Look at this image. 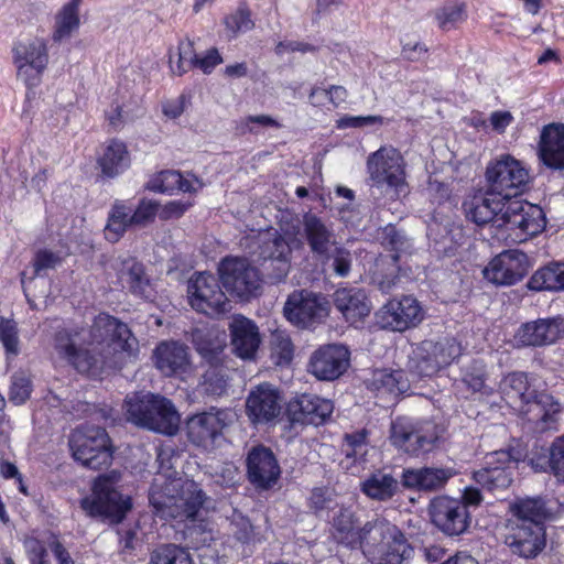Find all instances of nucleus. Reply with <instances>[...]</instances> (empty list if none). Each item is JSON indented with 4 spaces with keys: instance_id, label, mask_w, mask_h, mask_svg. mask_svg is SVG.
Segmentation results:
<instances>
[{
    "instance_id": "1",
    "label": "nucleus",
    "mask_w": 564,
    "mask_h": 564,
    "mask_svg": "<svg viewBox=\"0 0 564 564\" xmlns=\"http://www.w3.org/2000/svg\"><path fill=\"white\" fill-rule=\"evenodd\" d=\"M88 333L89 339L83 338L79 345L76 341L80 336L78 329H63L54 337V349L57 356L82 375L94 376L99 372L101 361L99 346L115 345L124 351L131 348L129 340L132 333L128 325L107 313H100L94 318Z\"/></svg>"
},
{
    "instance_id": "2",
    "label": "nucleus",
    "mask_w": 564,
    "mask_h": 564,
    "mask_svg": "<svg viewBox=\"0 0 564 564\" xmlns=\"http://www.w3.org/2000/svg\"><path fill=\"white\" fill-rule=\"evenodd\" d=\"M499 390L506 403L535 424L540 431L556 429L562 404L546 391L531 388L524 372H510L502 378Z\"/></svg>"
},
{
    "instance_id": "3",
    "label": "nucleus",
    "mask_w": 564,
    "mask_h": 564,
    "mask_svg": "<svg viewBox=\"0 0 564 564\" xmlns=\"http://www.w3.org/2000/svg\"><path fill=\"white\" fill-rule=\"evenodd\" d=\"M129 422L139 427L173 436L180 429V414L173 402L160 394L135 392L124 399Z\"/></svg>"
},
{
    "instance_id": "4",
    "label": "nucleus",
    "mask_w": 564,
    "mask_h": 564,
    "mask_svg": "<svg viewBox=\"0 0 564 564\" xmlns=\"http://www.w3.org/2000/svg\"><path fill=\"white\" fill-rule=\"evenodd\" d=\"M447 437V426L435 420L399 417L390 427L392 445L412 456L438 449Z\"/></svg>"
},
{
    "instance_id": "5",
    "label": "nucleus",
    "mask_w": 564,
    "mask_h": 564,
    "mask_svg": "<svg viewBox=\"0 0 564 564\" xmlns=\"http://www.w3.org/2000/svg\"><path fill=\"white\" fill-rule=\"evenodd\" d=\"M90 490V495L79 500L80 509L90 518H101L118 524L132 509L131 497L118 490L115 480L107 475L97 476Z\"/></svg>"
},
{
    "instance_id": "6",
    "label": "nucleus",
    "mask_w": 564,
    "mask_h": 564,
    "mask_svg": "<svg viewBox=\"0 0 564 564\" xmlns=\"http://www.w3.org/2000/svg\"><path fill=\"white\" fill-rule=\"evenodd\" d=\"M69 447L75 460L99 470L108 468L113 458V446L105 427L84 423L69 436Z\"/></svg>"
},
{
    "instance_id": "7",
    "label": "nucleus",
    "mask_w": 564,
    "mask_h": 564,
    "mask_svg": "<svg viewBox=\"0 0 564 564\" xmlns=\"http://www.w3.org/2000/svg\"><path fill=\"white\" fill-rule=\"evenodd\" d=\"M218 275L226 292L240 302H249L262 294L263 275L246 257L223 258L218 264Z\"/></svg>"
},
{
    "instance_id": "8",
    "label": "nucleus",
    "mask_w": 564,
    "mask_h": 564,
    "mask_svg": "<svg viewBox=\"0 0 564 564\" xmlns=\"http://www.w3.org/2000/svg\"><path fill=\"white\" fill-rule=\"evenodd\" d=\"M159 202L142 197L137 206L128 199H116L111 205L104 228L108 242L117 243L131 229L145 228L154 223Z\"/></svg>"
},
{
    "instance_id": "9",
    "label": "nucleus",
    "mask_w": 564,
    "mask_h": 564,
    "mask_svg": "<svg viewBox=\"0 0 564 564\" xmlns=\"http://www.w3.org/2000/svg\"><path fill=\"white\" fill-rule=\"evenodd\" d=\"M367 169L373 186L391 199H398L409 193L404 160L397 149L381 147L368 156Z\"/></svg>"
},
{
    "instance_id": "10",
    "label": "nucleus",
    "mask_w": 564,
    "mask_h": 564,
    "mask_svg": "<svg viewBox=\"0 0 564 564\" xmlns=\"http://www.w3.org/2000/svg\"><path fill=\"white\" fill-rule=\"evenodd\" d=\"M382 245L389 250L387 254L375 258L370 268V281L383 293H389L399 281L400 252L412 250V242L403 231L388 225L383 229Z\"/></svg>"
},
{
    "instance_id": "11",
    "label": "nucleus",
    "mask_w": 564,
    "mask_h": 564,
    "mask_svg": "<svg viewBox=\"0 0 564 564\" xmlns=\"http://www.w3.org/2000/svg\"><path fill=\"white\" fill-rule=\"evenodd\" d=\"M11 53L17 76L26 88L39 86L50 63L47 40L40 36L28 41L18 40L13 42Z\"/></svg>"
},
{
    "instance_id": "12",
    "label": "nucleus",
    "mask_w": 564,
    "mask_h": 564,
    "mask_svg": "<svg viewBox=\"0 0 564 564\" xmlns=\"http://www.w3.org/2000/svg\"><path fill=\"white\" fill-rule=\"evenodd\" d=\"M486 178L494 194L511 200L524 192L529 183V172L519 160L505 154L488 164Z\"/></svg>"
},
{
    "instance_id": "13",
    "label": "nucleus",
    "mask_w": 564,
    "mask_h": 564,
    "mask_svg": "<svg viewBox=\"0 0 564 564\" xmlns=\"http://www.w3.org/2000/svg\"><path fill=\"white\" fill-rule=\"evenodd\" d=\"M188 303L193 310L207 316H218L230 310L219 276L209 272H196L187 284Z\"/></svg>"
},
{
    "instance_id": "14",
    "label": "nucleus",
    "mask_w": 564,
    "mask_h": 564,
    "mask_svg": "<svg viewBox=\"0 0 564 564\" xmlns=\"http://www.w3.org/2000/svg\"><path fill=\"white\" fill-rule=\"evenodd\" d=\"M524 458L523 452L517 448L489 453L485 457V466L474 473V479L488 491L507 489L513 481L518 463Z\"/></svg>"
},
{
    "instance_id": "15",
    "label": "nucleus",
    "mask_w": 564,
    "mask_h": 564,
    "mask_svg": "<svg viewBox=\"0 0 564 564\" xmlns=\"http://www.w3.org/2000/svg\"><path fill=\"white\" fill-rule=\"evenodd\" d=\"M501 217L503 227L508 231H518L519 240L524 241L528 237L540 234L545 225V214L543 209L527 200L513 198L507 200V206Z\"/></svg>"
},
{
    "instance_id": "16",
    "label": "nucleus",
    "mask_w": 564,
    "mask_h": 564,
    "mask_svg": "<svg viewBox=\"0 0 564 564\" xmlns=\"http://www.w3.org/2000/svg\"><path fill=\"white\" fill-rule=\"evenodd\" d=\"M431 522L444 534L457 536L470 524V513L463 501L448 496H438L429 505Z\"/></svg>"
},
{
    "instance_id": "17",
    "label": "nucleus",
    "mask_w": 564,
    "mask_h": 564,
    "mask_svg": "<svg viewBox=\"0 0 564 564\" xmlns=\"http://www.w3.org/2000/svg\"><path fill=\"white\" fill-rule=\"evenodd\" d=\"M245 465L248 481L258 490L272 489L281 477L276 455L263 444H257L248 451Z\"/></svg>"
},
{
    "instance_id": "18",
    "label": "nucleus",
    "mask_w": 564,
    "mask_h": 564,
    "mask_svg": "<svg viewBox=\"0 0 564 564\" xmlns=\"http://www.w3.org/2000/svg\"><path fill=\"white\" fill-rule=\"evenodd\" d=\"M527 253L510 249L496 256L482 270L484 278L497 286H510L520 282L530 270Z\"/></svg>"
},
{
    "instance_id": "19",
    "label": "nucleus",
    "mask_w": 564,
    "mask_h": 564,
    "mask_svg": "<svg viewBox=\"0 0 564 564\" xmlns=\"http://www.w3.org/2000/svg\"><path fill=\"white\" fill-rule=\"evenodd\" d=\"M328 313V302L323 296L305 290L291 294L284 305L286 319L301 328L321 324Z\"/></svg>"
},
{
    "instance_id": "20",
    "label": "nucleus",
    "mask_w": 564,
    "mask_h": 564,
    "mask_svg": "<svg viewBox=\"0 0 564 564\" xmlns=\"http://www.w3.org/2000/svg\"><path fill=\"white\" fill-rule=\"evenodd\" d=\"M283 395L279 388L270 382L253 387L246 399V414L253 425L274 423L282 411Z\"/></svg>"
},
{
    "instance_id": "21",
    "label": "nucleus",
    "mask_w": 564,
    "mask_h": 564,
    "mask_svg": "<svg viewBox=\"0 0 564 564\" xmlns=\"http://www.w3.org/2000/svg\"><path fill=\"white\" fill-rule=\"evenodd\" d=\"M423 308L419 301L411 295L392 299L376 313V319L380 327L393 332H404L415 327L423 321Z\"/></svg>"
},
{
    "instance_id": "22",
    "label": "nucleus",
    "mask_w": 564,
    "mask_h": 564,
    "mask_svg": "<svg viewBox=\"0 0 564 564\" xmlns=\"http://www.w3.org/2000/svg\"><path fill=\"white\" fill-rule=\"evenodd\" d=\"M505 544L513 555L524 560L536 558L546 546L545 527L534 522H512L505 535Z\"/></svg>"
},
{
    "instance_id": "23",
    "label": "nucleus",
    "mask_w": 564,
    "mask_h": 564,
    "mask_svg": "<svg viewBox=\"0 0 564 564\" xmlns=\"http://www.w3.org/2000/svg\"><path fill=\"white\" fill-rule=\"evenodd\" d=\"M225 411L212 408L186 417L184 430L187 440L195 446L208 448L223 435L226 426Z\"/></svg>"
},
{
    "instance_id": "24",
    "label": "nucleus",
    "mask_w": 564,
    "mask_h": 564,
    "mask_svg": "<svg viewBox=\"0 0 564 564\" xmlns=\"http://www.w3.org/2000/svg\"><path fill=\"white\" fill-rule=\"evenodd\" d=\"M348 362L349 350L345 346L328 344L311 355L307 370L318 380L333 381L346 371Z\"/></svg>"
},
{
    "instance_id": "25",
    "label": "nucleus",
    "mask_w": 564,
    "mask_h": 564,
    "mask_svg": "<svg viewBox=\"0 0 564 564\" xmlns=\"http://www.w3.org/2000/svg\"><path fill=\"white\" fill-rule=\"evenodd\" d=\"M152 361L164 377H181L191 368L189 349L180 340H162L153 349Z\"/></svg>"
},
{
    "instance_id": "26",
    "label": "nucleus",
    "mask_w": 564,
    "mask_h": 564,
    "mask_svg": "<svg viewBox=\"0 0 564 564\" xmlns=\"http://www.w3.org/2000/svg\"><path fill=\"white\" fill-rule=\"evenodd\" d=\"M333 402L315 394L303 393L288 404V415L292 424H324L332 415Z\"/></svg>"
},
{
    "instance_id": "27",
    "label": "nucleus",
    "mask_w": 564,
    "mask_h": 564,
    "mask_svg": "<svg viewBox=\"0 0 564 564\" xmlns=\"http://www.w3.org/2000/svg\"><path fill=\"white\" fill-rule=\"evenodd\" d=\"M507 199L488 187L485 194L475 195L471 199L464 202L463 207L466 217L478 226L491 224L492 227L502 229L500 219L506 210Z\"/></svg>"
},
{
    "instance_id": "28",
    "label": "nucleus",
    "mask_w": 564,
    "mask_h": 564,
    "mask_svg": "<svg viewBox=\"0 0 564 564\" xmlns=\"http://www.w3.org/2000/svg\"><path fill=\"white\" fill-rule=\"evenodd\" d=\"M564 337V319L560 317L539 318L522 324L516 335L525 347H542Z\"/></svg>"
},
{
    "instance_id": "29",
    "label": "nucleus",
    "mask_w": 564,
    "mask_h": 564,
    "mask_svg": "<svg viewBox=\"0 0 564 564\" xmlns=\"http://www.w3.org/2000/svg\"><path fill=\"white\" fill-rule=\"evenodd\" d=\"M454 475V470L448 467L404 468L400 482L409 490L434 492L443 489Z\"/></svg>"
},
{
    "instance_id": "30",
    "label": "nucleus",
    "mask_w": 564,
    "mask_h": 564,
    "mask_svg": "<svg viewBox=\"0 0 564 564\" xmlns=\"http://www.w3.org/2000/svg\"><path fill=\"white\" fill-rule=\"evenodd\" d=\"M390 532L401 536V530L395 525L383 519L375 518L358 530L355 542L358 541L359 547L368 561L376 562L382 556L383 542L389 539Z\"/></svg>"
},
{
    "instance_id": "31",
    "label": "nucleus",
    "mask_w": 564,
    "mask_h": 564,
    "mask_svg": "<svg viewBox=\"0 0 564 564\" xmlns=\"http://www.w3.org/2000/svg\"><path fill=\"white\" fill-rule=\"evenodd\" d=\"M538 158L550 170H564V124L550 123L543 127L538 143Z\"/></svg>"
},
{
    "instance_id": "32",
    "label": "nucleus",
    "mask_w": 564,
    "mask_h": 564,
    "mask_svg": "<svg viewBox=\"0 0 564 564\" xmlns=\"http://www.w3.org/2000/svg\"><path fill=\"white\" fill-rule=\"evenodd\" d=\"M291 248L286 240L280 235L274 234L272 238L265 239L259 246V257L264 264L270 262L272 272L268 273L271 283L283 281L290 270Z\"/></svg>"
},
{
    "instance_id": "33",
    "label": "nucleus",
    "mask_w": 564,
    "mask_h": 564,
    "mask_svg": "<svg viewBox=\"0 0 564 564\" xmlns=\"http://www.w3.org/2000/svg\"><path fill=\"white\" fill-rule=\"evenodd\" d=\"M229 329L232 350L236 356L241 359L254 358L261 343L257 324L252 319L239 314L232 318Z\"/></svg>"
},
{
    "instance_id": "34",
    "label": "nucleus",
    "mask_w": 564,
    "mask_h": 564,
    "mask_svg": "<svg viewBox=\"0 0 564 564\" xmlns=\"http://www.w3.org/2000/svg\"><path fill=\"white\" fill-rule=\"evenodd\" d=\"M131 165V154L124 141L118 138L107 140L97 158V166L104 178H115Z\"/></svg>"
},
{
    "instance_id": "35",
    "label": "nucleus",
    "mask_w": 564,
    "mask_h": 564,
    "mask_svg": "<svg viewBox=\"0 0 564 564\" xmlns=\"http://www.w3.org/2000/svg\"><path fill=\"white\" fill-rule=\"evenodd\" d=\"M123 269L119 273V278L126 282L129 292L134 296L144 301H153L156 295L154 284L145 272L143 263L135 259L123 261Z\"/></svg>"
},
{
    "instance_id": "36",
    "label": "nucleus",
    "mask_w": 564,
    "mask_h": 564,
    "mask_svg": "<svg viewBox=\"0 0 564 564\" xmlns=\"http://www.w3.org/2000/svg\"><path fill=\"white\" fill-rule=\"evenodd\" d=\"M185 481L177 477H155L150 486L149 502L159 512L177 507Z\"/></svg>"
},
{
    "instance_id": "37",
    "label": "nucleus",
    "mask_w": 564,
    "mask_h": 564,
    "mask_svg": "<svg viewBox=\"0 0 564 564\" xmlns=\"http://www.w3.org/2000/svg\"><path fill=\"white\" fill-rule=\"evenodd\" d=\"M84 0H69L64 3L54 15L51 33L53 43L59 44L68 41L80 28V6Z\"/></svg>"
},
{
    "instance_id": "38",
    "label": "nucleus",
    "mask_w": 564,
    "mask_h": 564,
    "mask_svg": "<svg viewBox=\"0 0 564 564\" xmlns=\"http://www.w3.org/2000/svg\"><path fill=\"white\" fill-rule=\"evenodd\" d=\"M510 510L516 517L514 522L523 524H527V522H534L540 527H545L544 522L553 516V510L549 506V501L542 497L517 499L510 506Z\"/></svg>"
},
{
    "instance_id": "39",
    "label": "nucleus",
    "mask_w": 564,
    "mask_h": 564,
    "mask_svg": "<svg viewBox=\"0 0 564 564\" xmlns=\"http://www.w3.org/2000/svg\"><path fill=\"white\" fill-rule=\"evenodd\" d=\"M193 345L208 365L224 362L223 354L226 347L224 335L213 329H196L193 333Z\"/></svg>"
},
{
    "instance_id": "40",
    "label": "nucleus",
    "mask_w": 564,
    "mask_h": 564,
    "mask_svg": "<svg viewBox=\"0 0 564 564\" xmlns=\"http://www.w3.org/2000/svg\"><path fill=\"white\" fill-rule=\"evenodd\" d=\"M145 188L153 193L173 195L176 192L195 193L193 183L184 178L180 171L163 170L150 177Z\"/></svg>"
},
{
    "instance_id": "41",
    "label": "nucleus",
    "mask_w": 564,
    "mask_h": 564,
    "mask_svg": "<svg viewBox=\"0 0 564 564\" xmlns=\"http://www.w3.org/2000/svg\"><path fill=\"white\" fill-rule=\"evenodd\" d=\"M531 291H564V262H550L536 270L527 283Z\"/></svg>"
},
{
    "instance_id": "42",
    "label": "nucleus",
    "mask_w": 564,
    "mask_h": 564,
    "mask_svg": "<svg viewBox=\"0 0 564 564\" xmlns=\"http://www.w3.org/2000/svg\"><path fill=\"white\" fill-rule=\"evenodd\" d=\"M360 488L373 500L388 501L398 492L399 481L390 474L377 471L361 482Z\"/></svg>"
},
{
    "instance_id": "43",
    "label": "nucleus",
    "mask_w": 564,
    "mask_h": 564,
    "mask_svg": "<svg viewBox=\"0 0 564 564\" xmlns=\"http://www.w3.org/2000/svg\"><path fill=\"white\" fill-rule=\"evenodd\" d=\"M547 458H530V464L535 470H545L549 467L551 474L564 482V435L556 437L547 449Z\"/></svg>"
},
{
    "instance_id": "44",
    "label": "nucleus",
    "mask_w": 564,
    "mask_h": 564,
    "mask_svg": "<svg viewBox=\"0 0 564 564\" xmlns=\"http://www.w3.org/2000/svg\"><path fill=\"white\" fill-rule=\"evenodd\" d=\"M382 549V556L376 561L379 564H401L409 560L414 552L402 531L401 536L390 532L389 539L384 540Z\"/></svg>"
},
{
    "instance_id": "45",
    "label": "nucleus",
    "mask_w": 564,
    "mask_h": 564,
    "mask_svg": "<svg viewBox=\"0 0 564 564\" xmlns=\"http://www.w3.org/2000/svg\"><path fill=\"white\" fill-rule=\"evenodd\" d=\"M304 232L313 252L318 254H325L327 252L332 235L321 218L315 215H305Z\"/></svg>"
},
{
    "instance_id": "46",
    "label": "nucleus",
    "mask_w": 564,
    "mask_h": 564,
    "mask_svg": "<svg viewBox=\"0 0 564 564\" xmlns=\"http://www.w3.org/2000/svg\"><path fill=\"white\" fill-rule=\"evenodd\" d=\"M429 340H423L414 349L409 361L410 371L419 377H432L442 369L434 352H432V347H429Z\"/></svg>"
},
{
    "instance_id": "47",
    "label": "nucleus",
    "mask_w": 564,
    "mask_h": 564,
    "mask_svg": "<svg viewBox=\"0 0 564 564\" xmlns=\"http://www.w3.org/2000/svg\"><path fill=\"white\" fill-rule=\"evenodd\" d=\"M223 23L229 39H236L239 33L251 31L256 26L252 12L245 0L238 3L234 12L224 17Z\"/></svg>"
},
{
    "instance_id": "48",
    "label": "nucleus",
    "mask_w": 564,
    "mask_h": 564,
    "mask_svg": "<svg viewBox=\"0 0 564 564\" xmlns=\"http://www.w3.org/2000/svg\"><path fill=\"white\" fill-rule=\"evenodd\" d=\"M205 500L206 495L199 485L193 480H186L177 507L182 508V514L186 519L195 520Z\"/></svg>"
},
{
    "instance_id": "49",
    "label": "nucleus",
    "mask_w": 564,
    "mask_h": 564,
    "mask_svg": "<svg viewBox=\"0 0 564 564\" xmlns=\"http://www.w3.org/2000/svg\"><path fill=\"white\" fill-rule=\"evenodd\" d=\"M148 564H194V561L185 547L170 543L153 550Z\"/></svg>"
},
{
    "instance_id": "50",
    "label": "nucleus",
    "mask_w": 564,
    "mask_h": 564,
    "mask_svg": "<svg viewBox=\"0 0 564 564\" xmlns=\"http://www.w3.org/2000/svg\"><path fill=\"white\" fill-rule=\"evenodd\" d=\"M224 368V362L208 365V369L204 372L200 381V387L205 394L221 397L226 393L228 380Z\"/></svg>"
},
{
    "instance_id": "51",
    "label": "nucleus",
    "mask_w": 564,
    "mask_h": 564,
    "mask_svg": "<svg viewBox=\"0 0 564 564\" xmlns=\"http://www.w3.org/2000/svg\"><path fill=\"white\" fill-rule=\"evenodd\" d=\"M336 497L335 489L328 486L314 487L307 499V507L315 516L322 517L323 512L328 513L339 507Z\"/></svg>"
},
{
    "instance_id": "52",
    "label": "nucleus",
    "mask_w": 564,
    "mask_h": 564,
    "mask_svg": "<svg viewBox=\"0 0 564 564\" xmlns=\"http://www.w3.org/2000/svg\"><path fill=\"white\" fill-rule=\"evenodd\" d=\"M0 343L3 346L7 360L19 356L21 351L19 328L14 319L0 316Z\"/></svg>"
},
{
    "instance_id": "53",
    "label": "nucleus",
    "mask_w": 564,
    "mask_h": 564,
    "mask_svg": "<svg viewBox=\"0 0 564 564\" xmlns=\"http://www.w3.org/2000/svg\"><path fill=\"white\" fill-rule=\"evenodd\" d=\"M330 523L334 539L347 546L352 545V510L340 507L332 517Z\"/></svg>"
},
{
    "instance_id": "54",
    "label": "nucleus",
    "mask_w": 564,
    "mask_h": 564,
    "mask_svg": "<svg viewBox=\"0 0 564 564\" xmlns=\"http://www.w3.org/2000/svg\"><path fill=\"white\" fill-rule=\"evenodd\" d=\"M375 383L392 394H402L409 390V381L402 370H378L375 372Z\"/></svg>"
},
{
    "instance_id": "55",
    "label": "nucleus",
    "mask_w": 564,
    "mask_h": 564,
    "mask_svg": "<svg viewBox=\"0 0 564 564\" xmlns=\"http://www.w3.org/2000/svg\"><path fill=\"white\" fill-rule=\"evenodd\" d=\"M438 213L434 210L431 221L427 226V237L435 245H442L443 251L453 247V238L451 237V219L448 217L437 218Z\"/></svg>"
},
{
    "instance_id": "56",
    "label": "nucleus",
    "mask_w": 564,
    "mask_h": 564,
    "mask_svg": "<svg viewBox=\"0 0 564 564\" xmlns=\"http://www.w3.org/2000/svg\"><path fill=\"white\" fill-rule=\"evenodd\" d=\"M460 382L471 393H489L486 386L485 365L481 361L474 360L467 366L463 372Z\"/></svg>"
},
{
    "instance_id": "57",
    "label": "nucleus",
    "mask_w": 564,
    "mask_h": 564,
    "mask_svg": "<svg viewBox=\"0 0 564 564\" xmlns=\"http://www.w3.org/2000/svg\"><path fill=\"white\" fill-rule=\"evenodd\" d=\"M435 19L442 30L449 31L465 21L466 6L465 3L446 4L435 11Z\"/></svg>"
},
{
    "instance_id": "58",
    "label": "nucleus",
    "mask_w": 564,
    "mask_h": 564,
    "mask_svg": "<svg viewBox=\"0 0 564 564\" xmlns=\"http://www.w3.org/2000/svg\"><path fill=\"white\" fill-rule=\"evenodd\" d=\"M441 367L451 365L462 354V346L455 338H444L438 341L429 340Z\"/></svg>"
},
{
    "instance_id": "59",
    "label": "nucleus",
    "mask_w": 564,
    "mask_h": 564,
    "mask_svg": "<svg viewBox=\"0 0 564 564\" xmlns=\"http://www.w3.org/2000/svg\"><path fill=\"white\" fill-rule=\"evenodd\" d=\"M33 384L31 379L23 372H15L11 377L9 387V401L14 405L24 404L31 397Z\"/></svg>"
},
{
    "instance_id": "60",
    "label": "nucleus",
    "mask_w": 564,
    "mask_h": 564,
    "mask_svg": "<svg viewBox=\"0 0 564 564\" xmlns=\"http://www.w3.org/2000/svg\"><path fill=\"white\" fill-rule=\"evenodd\" d=\"M294 356V346L289 336L278 334L271 343V357L276 366L289 365Z\"/></svg>"
},
{
    "instance_id": "61",
    "label": "nucleus",
    "mask_w": 564,
    "mask_h": 564,
    "mask_svg": "<svg viewBox=\"0 0 564 564\" xmlns=\"http://www.w3.org/2000/svg\"><path fill=\"white\" fill-rule=\"evenodd\" d=\"M253 123H257L261 127H270V128H275V129L281 128V123L269 115H257V116L250 115V116L245 117L237 123L236 130L240 134L256 133L257 131L254 130V127L252 126Z\"/></svg>"
},
{
    "instance_id": "62",
    "label": "nucleus",
    "mask_w": 564,
    "mask_h": 564,
    "mask_svg": "<svg viewBox=\"0 0 564 564\" xmlns=\"http://www.w3.org/2000/svg\"><path fill=\"white\" fill-rule=\"evenodd\" d=\"M426 195L432 205H436L438 207L446 206L448 209H451V189L447 184L436 180H431L426 187Z\"/></svg>"
},
{
    "instance_id": "63",
    "label": "nucleus",
    "mask_w": 564,
    "mask_h": 564,
    "mask_svg": "<svg viewBox=\"0 0 564 564\" xmlns=\"http://www.w3.org/2000/svg\"><path fill=\"white\" fill-rule=\"evenodd\" d=\"M223 62V56L217 47L207 50L203 56L194 55L192 57V65H194V68L200 69L206 75L212 74L216 66Z\"/></svg>"
},
{
    "instance_id": "64",
    "label": "nucleus",
    "mask_w": 564,
    "mask_h": 564,
    "mask_svg": "<svg viewBox=\"0 0 564 564\" xmlns=\"http://www.w3.org/2000/svg\"><path fill=\"white\" fill-rule=\"evenodd\" d=\"M24 547L30 564H51L47 550L41 540L31 538L24 542Z\"/></svg>"
}]
</instances>
